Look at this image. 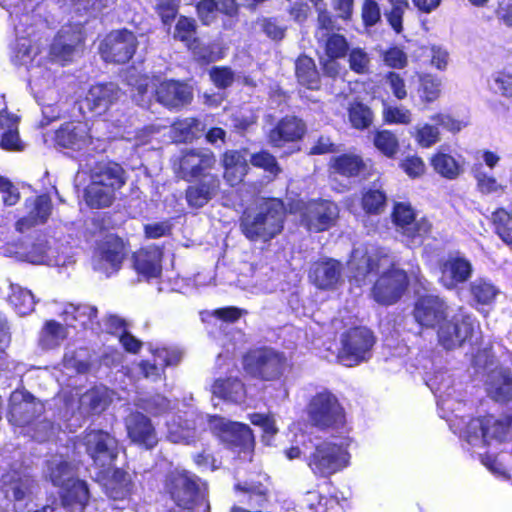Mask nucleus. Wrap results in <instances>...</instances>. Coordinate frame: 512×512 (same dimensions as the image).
<instances>
[{"label":"nucleus","mask_w":512,"mask_h":512,"mask_svg":"<svg viewBox=\"0 0 512 512\" xmlns=\"http://www.w3.org/2000/svg\"><path fill=\"white\" fill-rule=\"evenodd\" d=\"M349 281L362 287L371 282L370 297L381 306H392L398 303L410 286L408 272L383 247L353 250L347 263Z\"/></svg>","instance_id":"1"},{"label":"nucleus","mask_w":512,"mask_h":512,"mask_svg":"<svg viewBox=\"0 0 512 512\" xmlns=\"http://www.w3.org/2000/svg\"><path fill=\"white\" fill-rule=\"evenodd\" d=\"M446 301L435 294L419 295L412 308L414 321L422 329L437 328V341L445 350H453L471 341L475 333V318L459 311L448 318Z\"/></svg>","instance_id":"2"},{"label":"nucleus","mask_w":512,"mask_h":512,"mask_svg":"<svg viewBox=\"0 0 512 512\" xmlns=\"http://www.w3.org/2000/svg\"><path fill=\"white\" fill-rule=\"evenodd\" d=\"M215 154L206 148H189L181 151L174 164L175 173L190 183L184 192L187 205L200 209L221 192V177L216 170Z\"/></svg>","instance_id":"3"},{"label":"nucleus","mask_w":512,"mask_h":512,"mask_svg":"<svg viewBox=\"0 0 512 512\" xmlns=\"http://www.w3.org/2000/svg\"><path fill=\"white\" fill-rule=\"evenodd\" d=\"M285 220L284 201L276 197H267L242 210L239 228L249 241L267 243L283 232Z\"/></svg>","instance_id":"4"},{"label":"nucleus","mask_w":512,"mask_h":512,"mask_svg":"<svg viewBox=\"0 0 512 512\" xmlns=\"http://www.w3.org/2000/svg\"><path fill=\"white\" fill-rule=\"evenodd\" d=\"M244 373L261 382L280 381L287 370L288 359L284 352L269 346L246 350L241 356Z\"/></svg>","instance_id":"5"},{"label":"nucleus","mask_w":512,"mask_h":512,"mask_svg":"<svg viewBox=\"0 0 512 512\" xmlns=\"http://www.w3.org/2000/svg\"><path fill=\"white\" fill-rule=\"evenodd\" d=\"M350 453L343 444L323 440L313 446L305 462L317 479H327L343 471L350 464Z\"/></svg>","instance_id":"6"},{"label":"nucleus","mask_w":512,"mask_h":512,"mask_svg":"<svg viewBox=\"0 0 512 512\" xmlns=\"http://www.w3.org/2000/svg\"><path fill=\"white\" fill-rule=\"evenodd\" d=\"M390 216L396 232L409 248L423 245L432 232V223L426 217L417 219V212L409 202H394Z\"/></svg>","instance_id":"7"},{"label":"nucleus","mask_w":512,"mask_h":512,"mask_svg":"<svg viewBox=\"0 0 512 512\" xmlns=\"http://www.w3.org/2000/svg\"><path fill=\"white\" fill-rule=\"evenodd\" d=\"M307 416L310 425L321 431L339 429L346 423L344 408L337 396L328 389L311 397L307 404Z\"/></svg>","instance_id":"8"},{"label":"nucleus","mask_w":512,"mask_h":512,"mask_svg":"<svg viewBox=\"0 0 512 512\" xmlns=\"http://www.w3.org/2000/svg\"><path fill=\"white\" fill-rule=\"evenodd\" d=\"M340 343L337 354L339 362L354 367L371 358L376 337L367 327L354 326L342 333Z\"/></svg>","instance_id":"9"},{"label":"nucleus","mask_w":512,"mask_h":512,"mask_svg":"<svg viewBox=\"0 0 512 512\" xmlns=\"http://www.w3.org/2000/svg\"><path fill=\"white\" fill-rule=\"evenodd\" d=\"M295 211L299 213L300 221L306 230L314 233L329 230L339 217L337 204L323 198L299 200L295 204Z\"/></svg>","instance_id":"10"},{"label":"nucleus","mask_w":512,"mask_h":512,"mask_svg":"<svg viewBox=\"0 0 512 512\" xmlns=\"http://www.w3.org/2000/svg\"><path fill=\"white\" fill-rule=\"evenodd\" d=\"M201 479L189 471L170 473L165 480L164 488L174 503L187 510H193L204 500L201 490Z\"/></svg>","instance_id":"11"},{"label":"nucleus","mask_w":512,"mask_h":512,"mask_svg":"<svg viewBox=\"0 0 512 512\" xmlns=\"http://www.w3.org/2000/svg\"><path fill=\"white\" fill-rule=\"evenodd\" d=\"M138 39L127 28L112 30L105 35L98 46V52L105 63L126 64L135 55Z\"/></svg>","instance_id":"12"},{"label":"nucleus","mask_w":512,"mask_h":512,"mask_svg":"<svg viewBox=\"0 0 512 512\" xmlns=\"http://www.w3.org/2000/svg\"><path fill=\"white\" fill-rule=\"evenodd\" d=\"M83 445L96 466L111 465L118 457V440L102 429H86L83 432Z\"/></svg>","instance_id":"13"},{"label":"nucleus","mask_w":512,"mask_h":512,"mask_svg":"<svg viewBox=\"0 0 512 512\" xmlns=\"http://www.w3.org/2000/svg\"><path fill=\"white\" fill-rule=\"evenodd\" d=\"M210 426L213 434L229 449L246 451L254 446L253 432L247 424L214 415L210 419Z\"/></svg>","instance_id":"14"},{"label":"nucleus","mask_w":512,"mask_h":512,"mask_svg":"<svg viewBox=\"0 0 512 512\" xmlns=\"http://www.w3.org/2000/svg\"><path fill=\"white\" fill-rule=\"evenodd\" d=\"M511 423V416L502 419L491 414L474 417L470 419L467 425V441L471 443L474 439L481 438L485 445H488L492 440L504 442Z\"/></svg>","instance_id":"15"},{"label":"nucleus","mask_w":512,"mask_h":512,"mask_svg":"<svg viewBox=\"0 0 512 512\" xmlns=\"http://www.w3.org/2000/svg\"><path fill=\"white\" fill-rule=\"evenodd\" d=\"M234 491L239 494V504H234L230 512H271L270 490L262 482H244L234 485Z\"/></svg>","instance_id":"16"},{"label":"nucleus","mask_w":512,"mask_h":512,"mask_svg":"<svg viewBox=\"0 0 512 512\" xmlns=\"http://www.w3.org/2000/svg\"><path fill=\"white\" fill-rule=\"evenodd\" d=\"M307 133L306 122L296 115H285L269 130L267 142L273 148L302 141Z\"/></svg>","instance_id":"17"},{"label":"nucleus","mask_w":512,"mask_h":512,"mask_svg":"<svg viewBox=\"0 0 512 512\" xmlns=\"http://www.w3.org/2000/svg\"><path fill=\"white\" fill-rule=\"evenodd\" d=\"M121 96V90L112 82L95 83L83 97L81 108H86L94 116L106 114Z\"/></svg>","instance_id":"18"},{"label":"nucleus","mask_w":512,"mask_h":512,"mask_svg":"<svg viewBox=\"0 0 512 512\" xmlns=\"http://www.w3.org/2000/svg\"><path fill=\"white\" fill-rule=\"evenodd\" d=\"M193 89L180 80L161 81L155 89V98L158 103L168 109H181L193 100Z\"/></svg>","instance_id":"19"},{"label":"nucleus","mask_w":512,"mask_h":512,"mask_svg":"<svg viewBox=\"0 0 512 512\" xmlns=\"http://www.w3.org/2000/svg\"><path fill=\"white\" fill-rule=\"evenodd\" d=\"M343 265L334 258H321L309 270L310 282L320 290H333L341 282Z\"/></svg>","instance_id":"20"},{"label":"nucleus","mask_w":512,"mask_h":512,"mask_svg":"<svg viewBox=\"0 0 512 512\" xmlns=\"http://www.w3.org/2000/svg\"><path fill=\"white\" fill-rule=\"evenodd\" d=\"M127 436L132 443L151 450L158 444L157 432L149 417L141 412L130 414L126 422Z\"/></svg>","instance_id":"21"},{"label":"nucleus","mask_w":512,"mask_h":512,"mask_svg":"<svg viewBox=\"0 0 512 512\" xmlns=\"http://www.w3.org/2000/svg\"><path fill=\"white\" fill-rule=\"evenodd\" d=\"M163 248L150 244L132 254L133 268L147 279L157 278L162 273Z\"/></svg>","instance_id":"22"},{"label":"nucleus","mask_w":512,"mask_h":512,"mask_svg":"<svg viewBox=\"0 0 512 512\" xmlns=\"http://www.w3.org/2000/svg\"><path fill=\"white\" fill-rule=\"evenodd\" d=\"M439 267L441 279L449 289L467 282L473 274V266L470 260L458 252L441 261Z\"/></svg>","instance_id":"23"},{"label":"nucleus","mask_w":512,"mask_h":512,"mask_svg":"<svg viewBox=\"0 0 512 512\" xmlns=\"http://www.w3.org/2000/svg\"><path fill=\"white\" fill-rule=\"evenodd\" d=\"M37 399L27 390L14 391L10 398L8 421L14 426H25L36 417Z\"/></svg>","instance_id":"24"},{"label":"nucleus","mask_w":512,"mask_h":512,"mask_svg":"<svg viewBox=\"0 0 512 512\" xmlns=\"http://www.w3.org/2000/svg\"><path fill=\"white\" fill-rule=\"evenodd\" d=\"M25 204L29 207V211L26 216L18 219L15 224L16 230L19 232H24L36 225L45 224L53 209L51 197L47 193L27 199Z\"/></svg>","instance_id":"25"},{"label":"nucleus","mask_w":512,"mask_h":512,"mask_svg":"<svg viewBox=\"0 0 512 512\" xmlns=\"http://www.w3.org/2000/svg\"><path fill=\"white\" fill-rule=\"evenodd\" d=\"M198 19L204 26H210L217 20L218 13L230 18L239 14V4L236 0H199L195 3Z\"/></svg>","instance_id":"26"},{"label":"nucleus","mask_w":512,"mask_h":512,"mask_svg":"<svg viewBox=\"0 0 512 512\" xmlns=\"http://www.w3.org/2000/svg\"><path fill=\"white\" fill-rule=\"evenodd\" d=\"M87 125L81 121H69L62 124L54 136L55 145L80 150L88 142Z\"/></svg>","instance_id":"27"},{"label":"nucleus","mask_w":512,"mask_h":512,"mask_svg":"<svg viewBox=\"0 0 512 512\" xmlns=\"http://www.w3.org/2000/svg\"><path fill=\"white\" fill-rule=\"evenodd\" d=\"M247 148L242 150H227L223 153L221 163L224 169L223 177L230 186L241 183L247 175L249 166L246 160Z\"/></svg>","instance_id":"28"},{"label":"nucleus","mask_w":512,"mask_h":512,"mask_svg":"<svg viewBox=\"0 0 512 512\" xmlns=\"http://www.w3.org/2000/svg\"><path fill=\"white\" fill-rule=\"evenodd\" d=\"M113 402V391L103 384L93 385L80 397V407L88 415L99 416L104 413Z\"/></svg>","instance_id":"29"},{"label":"nucleus","mask_w":512,"mask_h":512,"mask_svg":"<svg viewBox=\"0 0 512 512\" xmlns=\"http://www.w3.org/2000/svg\"><path fill=\"white\" fill-rule=\"evenodd\" d=\"M82 43L80 32L69 30H61L57 33L53 43L50 46V56L54 61L61 62L65 65L72 60L75 49Z\"/></svg>","instance_id":"30"},{"label":"nucleus","mask_w":512,"mask_h":512,"mask_svg":"<svg viewBox=\"0 0 512 512\" xmlns=\"http://www.w3.org/2000/svg\"><path fill=\"white\" fill-rule=\"evenodd\" d=\"M295 77L297 83L311 91H319L322 87L321 74L317 68L315 60L301 53L294 62Z\"/></svg>","instance_id":"31"},{"label":"nucleus","mask_w":512,"mask_h":512,"mask_svg":"<svg viewBox=\"0 0 512 512\" xmlns=\"http://www.w3.org/2000/svg\"><path fill=\"white\" fill-rule=\"evenodd\" d=\"M331 168L345 178H363L371 176L364 159L357 154L343 153L332 159Z\"/></svg>","instance_id":"32"},{"label":"nucleus","mask_w":512,"mask_h":512,"mask_svg":"<svg viewBox=\"0 0 512 512\" xmlns=\"http://www.w3.org/2000/svg\"><path fill=\"white\" fill-rule=\"evenodd\" d=\"M211 391L216 397L233 403H241L247 396L246 385L237 376L215 379Z\"/></svg>","instance_id":"33"},{"label":"nucleus","mask_w":512,"mask_h":512,"mask_svg":"<svg viewBox=\"0 0 512 512\" xmlns=\"http://www.w3.org/2000/svg\"><path fill=\"white\" fill-rule=\"evenodd\" d=\"M19 118L7 110L0 112V128L6 127L0 136V148L4 151L20 152L24 150V144L20 139L18 129Z\"/></svg>","instance_id":"34"},{"label":"nucleus","mask_w":512,"mask_h":512,"mask_svg":"<svg viewBox=\"0 0 512 512\" xmlns=\"http://www.w3.org/2000/svg\"><path fill=\"white\" fill-rule=\"evenodd\" d=\"M91 181L116 193L126 183L125 170L120 164L110 161L96 167L91 175Z\"/></svg>","instance_id":"35"},{"label":"nucleus","mask_w":512,"mask_h":512,"mask_svg":"<svg viewBox=\"0 0 512 512\" xmlns=\"http://www.w3.org/2000/svg\"><path fill=\"white\" fill-rule=\"evenodd\" d=\"M360 207L367 216H379L386 211L388 196L381 185L373 183L360 191Z\"/></svg>","instance_id":"36"},{"label":"nucleus","mask_w":512,"mask_h":512,"mask_svg":"<svg viewBox=\"0 0 512 512\" xmlns=\"http://www.w3.org/2000/svg\"><path fill=\"white\" fill-rule=\"evenodd\" d=\"M433 171L446 180H455L464 172L462 163L453 155L437 149L429 158Z\"/></svg>","instance_id":"37"},{"label":"nucleus","mask_w":512,"mask_h":512,"mask_svg":"<svg viewBox=\"0 0 512 512\" xmlns=\"http://www.w3.org/2000/svg\"><path fill=\"white\" fill-rule=\"evenodd\" d=\"M98 250L100 260L109 264L115 271L121 268L127 254L124 241L117 235L107 236Z\"/></svg>","instance_id":"38"},{"label":"nucleus","mask_w":512,"mask_h":512,"mask_svg":"<svg viewBox=\"0 0 512 512\" xmlns=\"http://www.w3.org/2000/svg\"><path fill=\"white\" fill-rule=\"evenodd\" d=\"M62 488L61 503L64 508L73 509L79 506L84 509L89 500V489L84 480L72 479Z\"/></svg>","instance_id":"39"},{"label":"nucleus","mask_w":512,"mask_h":512,"mask_svg":"<svg viewBox=\"0 0 512 512\" xmlns=\"http://www.w3.org/2000/svg\"><path fill=\"white\" fill-rule=\"evenodd\" d=\"M417 77L418 86L416 92L420 102L427 106L437 101L442 92L441 79L430 73H420Z\"/></svg>","instance_id":"40"},{"label":"nucleus","mask_w":512,"mask_h":512,"mask_svg":"<svg viewBox=\"0 0 512 512\" xmlns=\"http://www.w3.org/2000/svg\"><path fill=\"white\" fill-rule=\"evenodd\" d=\"M375 149L388 159H395L400 151V142L396 133L390 129H375L372 132Z\"/></svg>","instance_id":"41"},{"label":"nucleus","mask_w":512,"mask_h":512,"mask_svg":"<svg viewBox=\"0 0 512 512\" xmlns=\"http://www.w3.org/2000/svg\"><path fill=\"white\" fill-rule=\"evenodd\" d=\"M198 34V25L194 18L180 15L177 18L173 38L183 43L187 49H192L194 44H200Z\"/></svg>","instance_id":"42"},{"label":"nucleus","mask_w":512,"mask_h":512,"mask_svg":"<svg viewBox=\"0 0 512 512\" xmlns=\"http://www.w3.org/2000/svg\"><path fill=\"white\" fill-rule=\"evenodd\" d=\"M115 194L114 191L90 181L84 190V200L92 209L107 208L113 204Z\"/></svg>","instance_id":"43"},{"label":"nucleus","mask_w":512,"mask_h":512,"mask_svg":"<svg viewBox=\"0 0 512 512\" xmlns=\"http://www.w3.org/2000/svg\"><path fill=\"white\" fill-rule=\"evenodd\" d=\"M348 120L351 126L359 131L369 129L375 118L373 110L361 101H354L347 109Z\"/></svg>","instance_id":"44"},{"label":"nucleus","mask_w":512,"mask_h":512,"mask_svg":"<svg viewBox=\"0 0 512 512\" xmlns=\"http://www.w3.org/2000/svg\"><path fill=\"white\" fill-rule=\"evenodd\" d=\"M468 291L475 304L481 306L492 304L499 294L498 288L485 278H477L472 281L469 284Z\"/></svg>","instance_id":"45"},{"label":"nucleus","mask_w":512,"mask_h":512,"mask_svg":"<svg viewBox=\"0 0 512 512\" xmlns=\"http://www.w3.org/2000/svg\"><path fill=\"white\" fill-rule=\"evenodd\" d=\"M8 302L19 315H27L34 310L35 300L32 292L16 284H11Z\"/></svg>","instance_id":"46"},{"label":"nucleus","mask_w":512,"mask_h":512,"mask_svg":"<svg viewBox=\"0 0 512 512\" xmlns=\"http://www.w3.org/2000/svg\"><path fill=\"white\" fill-rule=\"evenodd\" d=\"M491 223L495 234L512 251V214L505 208H497L492 212Z\"/></svg>","instance_id":"47"},{"label":"nucleus","mask_w":512,"mask_h":512,"mask_svg":"<svg viewBox=\"0 0 512 512\" xmlns=\"http://www.w3.org/2000/svg\"><path fill=\"white\" fill-rule=\"evenodd\" d=\"M312 512H339L341 507L334 497H326L317 490L307 491L302 500Z\"/></svg>","instance_id":"48"},{"label":"nucleus","mask_w":512,"mask_h":512,"mask_svg":"<svg viewBox=\"0 0 512 512\" xmlns=\"http://www.w3.org/2000/svg\"><path fill=\"white\" fill-rule=\"evenodd\" d=\"M325 56L345 58L350 49V43L341 33H330L317 39Z\"/></svg>","instance_id":"49"},{"label":"nucleus","mask_w":512,"mask_h":512,"mask_svg":"<svg viewBox=\"0 0 512 512\" xmlns=\"http://www.w3.org/2000/svg\"><path fill=\"white\" fill-rule=\"evenodd\" d=\"M389 8L384 11L388 24L397 34L403 31V19L409 9V0H386Z\"/></svg>","instance_id":"50"},{"label":"nucleus","mask_w":512,"mask_h":512,"mask_svg":"<svg viewBox=\"0 0 512 512\" xmlns=\"http://www.w3.org/2000/svg\"><path fill=\"white\" fill-rule=\"evenodd\" d=\"M412 112L402 105H392L383 101L382 121L387 125H409L412 122Z\"/></svg>","instance_id":"51"},{"label":"nucleus","mask_w":512,"mask_h":512,"mask_svg":"<svg viewBox=\"0 0 512 512\" xmlns=\"http://www.w3.org/2000/svg\"><path fill=\"white\" fill-rule=\"evenodd\" d=\"M64 313L67 319L78 323L80 326L85 327L97 318L98 309L95 306L88 304H68L65 307Z\"/></svg>","instance_id":"52"},{"label":"nucleus","mask_w":512,"mask_h":512,"mask_svg":"<svg viewBox=\"0 0 512 512\" xmlns=\"http://www.w3.org/2000/svg\"><path fill=\"white\" fill-rule=\"evenodd\" d=\"M250 163L253 167L262 169L274 177H277L282 172L276 157L267 150L253 153L250 156Z\"/></svg>","instance_id":"53"},{"label":"nucleus","mask_w":512,"mask_h":512,"mask_svg":"<svg viewBox=\"0 0 512 512\" xmlns=\"http://www.w3.org/2000/svg\"><path fill=\"white\" fill-rule=\"evenodd\" d=\"M411 135L421 148H430L441 139L440 130L435 124L429 123L416 127Z\"/></svg>","instance_id":"54"},{"label":"nucleus","mask_w":512,"mask_h":512,"mask_svg":"<svg viewBox=\"0 0 512 512\" xmlns=\"http://www.w3.org/2000/svg\"><path fill=\"white\" fill-rule=\"evenodd\" d=\"M338 17L332 15L326 8L317 10L316 38L325 37L330 33H340L341 26L337 23Z\"/></svg>","instance_id":"55"},{"label":"nucleus","mask_w":512,"mask_h":512,"mask_svg":"<svg viewBox=\"0 0 512 512\" xmlns=\"http://www.w3.org/2000/svg\"><path fill=\"white\" fill-rule=\"evenodd\" d=\"M199 120L196 118H185L178 120L173 124V131L175 137L184 143L192 142L195 140L199 127Z\"/></svg>","instance_id":"56"},{"label":"nucleus","mask_w":512,"mask_h":512,"mask_svg":"<svg viewBox=\"0 0 512 512\" xmlns=\"http://www.w3.org/2000/svg\"><path fill=\"white\" fill-rule=\"evenodd\" d=\"M208 74L213 85L219 90L231 87L235 81V72L230 66H213Z\"/></svg>","instance_id":"57"},{"label":"nucleus","mask_w":512,"mask_h":512,"mask_svg":"<svg viewBox=\"0 0 512 512\" xmlns=\"http://www.w3.org/2000/svg\"><path fill=\"white\" fill-rule=\"evenodd\" d=\"M384 83L396 100L402 101L407 98L406 81L398 72L388 71L384 76Z\"/></svg>","instance_id":"58"},{"label":"nucleus","mask_w":512,"mask_h":512,"mask_svg":"<svg viewBox=\"0 0 512 512\" xmlns=\"http://www.w3.org/2000/svg\"><path fill=\"white\" fill-rule=\"evenodd\" d=\"M111 482L114 485L113 489L117 488L116 494L113 495L115 499H123L132 490V480L129 474L122 468H114L111 474Z\"/></svg>","instance_id":"59"},{"label":"nucleus","mask_w":512,"mask_h":512,"mask_svg":"<svg viewBox=\"0 0 512 512\" xmlns=\"http://www.w3.org/2000/svg\"><path fill=\"white\" fill-rule=\"evenodd\" d=\"M381 56L384 64L389 68L404 69L408 65L407 54L397 45L388 47Z\"/></svg>","instance_id":"60"},{"label":"nucleus","mask_w":512,"mask_h":512,"mask_svg":"<svg viewBox=\"0 0 512 512\" xmlns=\"http://www.w3.org/2000/svg\"><path fill=\"white\" fill-rule=\"evenodd\" d=\"M399 167L411 179L420 178L426 172V165L424 160L416 154L404 157L400 161Z\"/></svg>","instance_id":"61"},{"label":"nucleus","mask_w":512,"mask_h":512,"mask_svg":"<svg viewBox=\"0 0 512 512\" xmlns=\"http://www.w3.org/2000/svg\"><path fill=\"white\" fill-rule=\"evenodd\" d=\"M347 56L349 67L354 73L365 74L368 72L370 58L362 48H350Z\"/></svg>","instance_id":"62"},{"label":"nucleus","mask_w":512,"mask_h":512,"mask_svg":"<svg viewBox=\"0 0 512 512\" xmlns=\"http://www.w3.org/2000/svg\"><path fill=\"white\" fill-rule=\"evenodd\" d=\"M194 60L200 65H208L223 58L221 51H215L212 45L194 44L192 49Z\"/></svg>","instance_id":"63"},{"label":"nucleus","mask_w":512,"mask_h":512,"mask_svg":"<svg viewBox=\"0 0 512 512\" xmlns=\"http://www.w3.org/2000/svg\"><path fill=\"white\" fill-rule=\"evenodd\" d=\"M70 470L71 467L67 461L51 464L48 469V475L52 484L56 487H64L68 481L72 480L69 478Z\"/></svg>","instance_id":"64"}]
</instances>
